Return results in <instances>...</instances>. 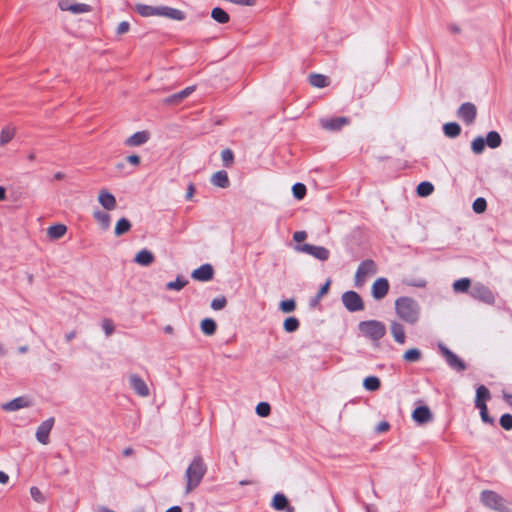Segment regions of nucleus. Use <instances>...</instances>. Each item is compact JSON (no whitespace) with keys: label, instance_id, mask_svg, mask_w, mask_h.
Returning <instances> with one entry per match:
<instances>
[{"label":"nucleus","instance_id":"nucleus-56","mask_svg":"<svg viewBox=\"0 0 512 512\" xmlns=\"http://www.w3.org/2000/svg\"><path fill=\"white\" fill-rule=\"evenodd\" d=\"M130 25L127 21H122L119 23L117 27V33L118 34H124L129 31Z\"/></svg>","mask_w":512,"mask_h":512},{"label":"nucleus","instance_id":"nucleus-12","mask_svg":"<svg viewBox=\"0 0 512 512\" xmlns=\"http://www.w3.org/2000/svg\"><path fill=\"white\" fill-rule=\"evenodd\" d=\"M54 425V419L49 418L45 421H43L37 428L36 431V438L37 440L43 444L46 445L49 442V434L53 428Z\"/></svg>","mask_w":512,"mask_h":512},{"label":"nucleus","instance_id":"nucleus-21","mask_svg":"<svg viewBox=\"0 0 512 512\" xmlns=\"http://www.w3.org/2000/svg\"><path fill=\"white\" fill-rule=\"evenodd\" d=\"M390 332L395 342L403 345L406 342L405 330L402 324L392 321L390 324Z\"/></svg>","mask_w":512,"mask_h":512},{"label":"nucleus","instance_id":"nucleus-41","mask_svg":"<svg viewBox=\"0 0 512 512\" xmlns=\"http://www.w3.org/2000/svg\"><path fill=\"white\" fill-rule=\"evenodd\" d=\"M434 191L432 183L424 181L417 186V194L421 197H427Z\"/></svg>","mask_w":512,"mask_h":512},{"label":"nucleus","instance_id":"nucleus-52","mask_svg":"<svg viewBox=\"0 0 512 512\" xmlns=\"http://www.w3.org/2000/svg\"><path fill=\"white\" fill-rule=\"evenodd\" d=\"M480 410L481 419L485 423L492 424L493 419L488 414V409L486 403H481V405H478L477 407Z\"/></svg>","mask_w":512,"mask_h":512},{"label":"nucleus","instance_id":"nucleus-11","mask_svg":"<svg viewBox=\"0 0 512 512\" xmlns=\"http://www.w3.org/2000/svg\"><path fill=\"white\" fill-rule=\"evenodd\" d=\"M300 251L305 252L321 261H326L330 256V252L327 248L311 244H304L300 248Z\"/></svg>","mask_w":512,"mask_h":512},{"label":"nucleus","instance_id":"nucleus-45","mask_svg":"<svg viewBox=\"0 0 512 512\" xmlns=\"http://www.w3.org/2000/svg\"><path fill=\"white\" fill-rule=\"evenodd\" d=\"M292 192L296 199L301 200L306 195V186L302 183H296L292 187Z\"/></svg>","mask_w":512,"mask_h":512},{"label":"nucleus","instance_id":"nucleus-58","mask_svg":"<svg viewBox=\"0 0 512 512\" xmlns=\"http://www.w3.org/2000/svg\"><path fill=\"white\" fill-rule=\"evenodd\" d=\"M306 237H307V234L305 231H297L293 235L294 241L298 242V243L304 241L306 239Z\"/></svg>","mask_w":512,"mask_h":512},{"label":"nucleus","instance_id":"nucleus-54","mask_svg":"<svg viewBox=\"0 0 512 512\" xmlns=\"http://www.w3.org/2000/svg\"><path fill=\"white\" fill-rule=\"evenodd\" d=\"M330 285H331V280L328 279L323 285L322 287L319 289L317 295H316V298H315V302L319 301L324 295H326L329 291V288H330Z\"/></svg>","mask_w":512,"mask_h":512},{"label":"nucleus","instance_id":"nucleus-23","mask_svg":"<svg viewBox=\"0 0 512 512\" xmlns=\"http://www.w3.org/2000/svg\"><path fill=\"white\" fill-rule=\"evenodd\" d=\"M136 11L143 17L160 16L161 6L137 4Z\"/></svg>","mask_w":512,"mask_h":512},{"label":"nucleus","instance_id":"nucleus-50","mask_svg":"<svg viewBox=\"0 0 512 512\" xmlns=\"http://www.w3.org/2000/svg\"><path fill=\"white\" fill-rule=\"evenodd\" d=\"M227 305V299L225 296H219L217 298H214L211 302V308L213 310H221L225 308Z\"/></svg>","mask_w":512,"mask_h":512},{"label":"nucleus","instance_id":"nucleus-19","mask_svg":"<svg viewBox=\"0 0 512 512\" xmlns=\"http://www.w3.org/2000/svg\"><path fill=\"white\" fill-rule=\"evenodd\" d=\"M31 405L30 401L26 397H17L7 403L2 405V408L5 411H16L22 408L29 407Z\"/></svg>","mask_w":512,"mask_h":512},{"label":"nucleus","instance_id":"nucleus-34","mask_svg":"<svg viewBox=\"0 0 512 512\" xmlns=\"http://www.w3.org/2000/svg\"><path fill=\"white\" fill-rule=\"evenodd\" d=\"M443 130L447 137L454 138L460 134L461 127L456 122H449L444 125Z\"/></svg>","mask_w":512,"mask_h":512},{"label":"nucleus","instance_id":"nucleus-9","mask_svg":"<svg viewBox=\"0 0 512 512\" xmlns=\"http://www.w3.org/2000/svg\"><path fill=\"white\" fill-rule=\"evenodd\" d=\"M150 138L151 133L148 130L137 131L124 140V145L127 147H139L146 144Z\"/></svg>","mask_w":512,"mask_h":512},{"label":"nucleus","instance_id":"nucleus-38","mask_svg":"<svg viewBox=\"0 0 512 512\" xmlns=\"http://www.w3.org/2000/svg\"><path fill=\"white\" fill-rule=\"evenodd\" d=\"M422 357V353L417 348H411L403 354L404 361L408 363L418 362Z\"/></svg>","mask_w":512,"mask_h":512},{"label":"nucleus","instance_id":"nucleus-35","mask_svg":"<svg viewBox=\"0 0 512 512\" xmlns=\"http://www.w3.org/2000/svg\"><path fill=\"white\" fill-rule=\"evenodd\" d=\"M216 328V322L211 318H205L201 322V330L205 335H213L216 332Z\"/></svg>","mask_w":512,"mask_h":512},{"label":"nucleus","instance_id":"nucleus-51","mask_svg":"<svg viewBox=\"0 0 512 512\" xmlns=\"http://www.w3.org/2000/svg\"><path fill=\"white\" fill-rule=\"evenodd\" d=\"M221 159H222L223 164L226 167L231 166L233 163V159H234L232 150H230V149L223 150L221 153Z\"/></svg>","mask_w":512,"mask_h":512},{"label":"nucleus","instance_id":"nucleus-28","mask_svg":"<svg viewBox=\"0 0 512 512\" xmlns=\"http://www.w3.org/2000/svg\"><path fill=\"white\" fill-rule=\"evenodd\" d=\"M309 83L316 88L327 87L330 83L329 78L323 74L312 73L308 76Z\"/></svg>","mask_w":512,"mask_h":512},{"label":"nucleus","instance_id":"nucleus-43","mask_svg":"<svg viewBox=\"0 0 512 512\" xmlns=\"http://www.w3.org/2000/svg\"><path fill=\"white\" fill-rule=\"evenodd\" d=\"M69 11L73 14H82L91 11V7L84 3H75L73 6L68 7Z\"/></svg>","mask_w":512,"mask_h":512},{"label":"nucleus","instance_id":"nucleus-29","mask_svg":"<svg viewBox=\"0 0 512 512\" xmlns=\"http://www.w3.org/2000/svg\"><path fill=\"white\" fill-rule=\"evenodd\" d=\"M190 93H191V88L187 87L186 89H184L183 91H181L179 93H175L173 95L166 97L163 100V102L167 105H176L180 101H182L184 98L188 97L190 95Z\"/></svg>","mask_w":512,"mask_h":512},{"label":"nucleus","instance_id":"nucleus-15","mask_svg":"<svg viewBox=\"0 0 512 512\" xmlns=\"http://www.w3.org/2000/svg\"><path fill=\"white\" fill-rule=\"evenodd\" d=\"M214 276V269L211 264H203L194 270V279L198 281H210Z\"/></svg>","mask_w":512,"mask_h":512},{"label":"nucleus","instance_id":"nucleus-60","mask_svg":"<svg viewBox=\"0 0 512 512\" xmlns=\"http://www.w3.org/2000/svg\"><path fill=\"white\" fill-rule=\"evenodd\" d=\"M389 428H390L389 423H388V422L383 421V422H380V423L378 424V426H377V431H378V432H386V431H388V430H389Z\"/></svg>","mask_w":512,"mask_h":512},{"label":"nucleus","instance_id":"nucleus-57","mask_svg":"<svg viewBox=\"0 0 512 512\" xmlns=\"http://www.w3.org/2000/svg\"><path fill=\"white\" fill-rule=\"evenodd\" d=\"M126 160L133 166H139L141 163L140 157L136 154L127 156Z\"/></svg>","mask_w":512,"mask_h":512},{"label":"nucleus","instance_id":"nucleus-44","mask_svg":"<svg viewBox=\"0 0 512 512\" xmlns=\"http://www.w3.org/2000/svg\"><path fill=\"white\" fill-rule=\"evenodd\" d=\"M279 308L283 313H290L296 309V302L294 299L283 300L279 304Z\"/></svg>","mask_w":512,"mask_h":512},{"label":"nucleus","instance_id":"nucleus-48","mask_svg":"<svg viewBox=\"0 0 512 512\" xmlns=\"http://www.w3.org/2000/svg\"><path fill=\"white\" fill-rule=\"evenodd\" d=\"M270 412H271V407L267 402H260L256 406V413L261 417L269 416Z\"/></svg>","mask_w":512,"mask_h":512},{"label":"nucleus","instance_id":"nucleus-1","mask_svg":"<svg viewBox=\"0 0 512 512\" xmlns=\"http://www.w3.org/2000/svg\"><path fill=\"white\" fill-rule=\"evenodd\" d=\"M395 310L399 318L408 324H415L419 318V306L410 297H400L395 301Z\"/></svg>","mask_w":512,"mask_h":512},{"label":"nucleus","instance_id":"nucleus-32","mask_svg":"<svg viewBox=\"0 0 512 512\" xmlns=\"http://www.w3.org/2000/svg\"><path fill=\"white\" fill-rule=\"evenodd\" d=\"M491 397L489 390L484 386L480 385L476 390V399L475 406L481 405V403H486Z\"/></svg>","mask_w":512,"mask_h":512},{"label":"nucleus","instance_id":"nucleus-25","mask_svg":"<svg viewBox=\"0 0 512 512\" xmlns=\"http://www.w3.org/2000/svg\"><path fill=\"white\" fill-rule=\"evenodd\" d=\"M211 183L220 188H227L230 185V180L226 171L221 170L214 173L211 177Z\"/></svg>","mask_w":512,"mask_h":512},{"label":"nucleus","instance_id":"nucleus-20","mask_svg":"<svg viewBox=\"0 0 512 512\" xmlns=\"http://www.w3.org/2000/svg\"><path fill=\"white\" fill-rule=\"evenodd\" d=\"M272 507L277 511L286 510V512H294V508L289 506L287 497L282 493L274 495Z\"/></svg>","mask_w":512,"mask_h":512},{"label":"nucleus","instance_id":"nucleus-6","mask_svg":"<svg viewBox=\"0 0 512 512\" xmlns=\"http://www.w3.org/2000/svg\"><path fill=\"white\" fill-rule=\"evenodd\" d=\"M470 294L474 299L482 301L486 304H493L495 301V297L492 291L481 283H476L473 286Z\"/></svg>","mask_w":512,"mask_h":512},{"label":"nucleus","instance_id":"nucleus-8","mask_svg":"<svg viewBox=\"0 0 512 512\" xmlns=\"http://www.w3.org/2000/svg\"><path fill=\"white\" fill-rule=\"evenodd\" d=\"M129 384L133 391L140 397H148L150 395V389L146 382L137 374L129 375Z\"/></svg>","mask_w":512,"mask_h":512},{"label":"nucleus","instance_id":"nucleus-4","mask_svg":"<svg viewBox=\"0 0 512 512\" xmlns=\"http://www.w3.org/2000/svg\"><path fill=\"white\" fill-rule=\"evenodd\" d=\"M377 265L371 259H366L362 261L355 273L354 277V285L358 288L362 287L369 276L376 274Z\"/></svg>","mask_w":512,"mask_h":512},{"label":"nucleus","instance_id":"nucleus-40","mask_svg":"<svg viewBox=\"0 0 512 512\" xmlns=\"http://www.w3.org/2000/svg\"><path fill=\"white\" fill-rule=\"evenodd\" d=\"M300 322L296 317H288L284 320L283 328L288 333H293L298 330Z\"/></svg>","mask_w":512,"mask_h":512},{"label":"nucleus","instance_id":"nucleus-55","mask_svg":"<svg viewBox=\"0 0 512 512\" xmlns=\"http://www.w3.org/2000/svg\"><path fill=\"white\" fill-rule=\"evenodd\" d=\"M30 494H31V497L36 502H43L44 501V496H43L42 492L39 490V488L31 487L30 488Z\"/></svg>","mask_w":512,"mask_h":512},{"label":"nucleus","instance_id":"nucleus-22","mask_svg":"<svg viewBox=\"0 0 512 512\" xmlns=\"http://www.w3.org/2000/svg\"><path fill=\"white\" fill-rule=\"evenodd\" d=\"M155 261L154 254L148 249H142L134 257V262L140 266H149Z\"/></svg>","mask_w":512,"mask_h":512},{"label":"nucleus","instance_id":"nucleus-42","mask_svg":"<svg viewBox=\"0 0 512 512\" xmlns=\"http://www.w3.org/2000/svg\"><path fill=\"white\" fill-rule=\"evenodd\" d=\"M188 283H189L188 280L184 279L183 277H177V279L175 281H171L166 284V289L179 291L183 287H185Z\"/></svg>","mask_w":512,"mask_h":512},{"label":"nucleus","instance_id":"nucleus-37","mask_svg":"<svg viewBox=\"0 0 512 512\" xmlns=\"http://www.w3.org/2000/svg\"><path fill=\"white\" fill-rule=\"evenodd\" d=\"M471 281L469 278H461L453 283V290L456 293H465L469 290Z\"/></svg>","mask_w":512,"mask_h":512},{"label":"nucleus","instance_id":"nucleus-2","mask_svg":"<svg viewBox=\"0 0 512 512\" xmlns=\"http://www.w3.org/2000/svg\"><path fill=\"white\" fill-rule=\"evenodd\" d=\"M359 330L364 336L374 341L380 340L386 333L385 325L377 320H368L360 322Z\"/></svg>","mask_w":512,"mask_h":512},{"label":"nucleus","instance_id":"nucleus-14","mask_svg":"<svg viewBox=\"0 0 512 512\" xmlns=\"http://www.w3.org/2000/svg\"><path fill=\"white\" fill-rule=\"evenodd\" d=\"M442 353L451 368L457 371H464L466 369L465 363L448 348H442Z\"/></svg>","mask_w":512,"mask_h":512},{"label":"nucleus","instance_id":"nucleus-59","mask_svg":"<svg viewBox=\"0 0 512 512\" xmlns=\"http://www.w3.org/2000/svg\"><path fill=\"white\" fill-rule=\"evenodd\" d=\"M73 0H60L59 7L63 11H69L68 7L73 6Z\"/></svg>","mask_w":512,"mask_h":512},{"label":"nucleus","instance_id":"nucleus-33","mask_svg":"<svg viewBox=\"0 0 512 512\" xmlns=\"http://www.w3.org/2000/svg\"><path fill=\"white\" fill-rule=\"evenodd\" d=\"M131 229V223L126 218H121L117 221L115 225L114 233L116 236H121L127 233Z\"/></svg>","mask_w":512,"mask_h":512},{"label":"nucleus","instance_id":"nucleus-24","mask_svg":"<svg viewBox=\"0 0 512 512\" xmlns=\"http://www.w3.org/2000/svg\"><path fill=\"white\" fill-rule=\"evenodd\" d=\"M160 17H166L172 20L181 21L185 18V13L179 9L168 6H161Z\"/></svg>","mask_w":512,"mask_h":512},{"label":"nucleus","instance_id":"nucleus-26","mask_svg":"<svg viewBox=\"0 0 512 512\" xmlns=\"http://www.w3.org/2000/svg\"><path fill=\"white\" fill-rule=\"evenodd\" d=\"M67 232V227L64 224H54L47 229V236L51 240L62 238Z\"/></svg>","mask_w":512,"mask_h":512},{"label":"nucleus","instance_id":"nucleus-31","mask_svg":"<svg viewBox=\"0 0 512 512\" xmlns=\"http://www.w3.org/2000/svg\"><path fill=\"white\" fill-rule=\"evenodd\" d=\"M211 17L220 24L228 23L230 20L229 14L219 7H216L211 11Z\"/></svg>","mask_w":512,"mask_h":512},{"label":"nucleus","instance_id":"nucleus-5","mask_svg":"<svg viewBox=\"0 0 512 512\" xmlns=\"http://www.w3.org/2000/svg\"><path fill=\"white\" fill-rule=\"evenodd\" d=\"M343 305L350 312H356L364 309L362 298L357 292L347 291L342 295Z\"/></svg>","mask_w":512,"mask_h":512},{"label":"nucleus","instance_id":"nucleus-36","mask_svg":"<svg viewBox=\"0 0 512 512\" xmlns=\"http://www.w3.org/2000/svg\"><path fill=\"white\" fill-rule=\"evenodd\" d=\"M363 386L368 391H377L381 386V382L376 376H368L364 379Z\"/></svg>","mask_w":512,"mask_h":512},{"label":"nucleus","instance_id":"nucleus-27","mask_svg":"<svg viewBox=\"0 0 512 512\" xmlns=\"http://www.w3.org/2000/svg\"><path fill=\"white\" fill-rule=\"evenodd\" d=\"M93 217L103 230H107L110 227L111 218L107 212L101 211V210H95L93 212Z\"/></svg>","mask_w":512,"mask_h":512},{"label":"nucleus","instance_id":"nucleus-18","mask_svg":"<svg viewBox=\"0 0 512 512\" xmlns=\"http://www.w3.org/2000/svg\"><path fill=\"white\" fill-rule=\"evenodd\" d=\"M349 123L346 117L327 118L321 120V125L327 130H339Z\"/></svg>","mask_w":512,"mask_h":512},{"label":"nucleus","instance_id":"nucleus-64","mask_svg":"<svg viewBox=\"0 0 512 512\" xmlns=\"http://www.w3.org/2000/svg\"><path fill=\"white\" fill-rule=\"evenodd\" d=\"M166 512H181V508L179 506H173L166 510Z\"/></svg>","mask_w":512,"mask_h":512},{"label":"nucleus","instance_id":"nucleus-10","mask_svg":"<svg viewBox=\"0 0 512 512\" xmlns=\"http://www.w3.org/2000/svg\"><path fill=\"white\" fill-rule=\"evenodd\" d=\"M389 291V282L386 278L376 279L371 287V294L375 300L383 299Z\"/></svg>","mask_w":512,"mask_h":512},{"label":"nucleus","instance_id":"nucleus-39","mask_svg":"<svg viewBox=\"0 0 512 512\" xmlns=\"http://www.w3.org/2000/svg\"><path fill=\"white\" fill-rule=\"evenodd\" d=\"M501 142H502V139H501V136H500V134L498 132L490 131L487 134L486 144L490 148H493V149L498 148L501 145Z\"/></svg>","mask_w":512,"mask_h":512},{"label":"nucleus","instance_id":"nucleus-16","mask_svg":"<svg viewBox=\"0 0 512 512\" xmlns=\"http://www.w3.org/2000/svg\"><path fill=\"white\" fill-rule=\"evenodd\" d=\"M17 128L8 124L1 128L0 130V147H5L8 145L16 136Z\"/></svg>","mask_w":512,"mask_h":512},{"label":"nucleus","instance_id":"nucleus-47","mask_svg":"<svg viewBox=\"0 0 512 512\" xmlns=\"http://www.w3.org/2000/svg\"><path fill=\"white\" fill-rule=\"evenodd\" d=\"M473 210L475 213H483L487 208V202L484 198L479 197L473 202Z\"/></svg>","mask_w":512,"mask_h":512},{"label":"nucleus","instance_id":"nucleus-13","mask_svg":"<svg viewBox=\"0 0 512 512\" xmlns=\"http://www.w3.org/2000/svg\"><path fill=\"white\" fill-rule=\"evenodd\" d=\"M97 200L99 204L107 211L115 210L117 207L115 196L107 189H101L99 191Z\"/></svg>","mask_w":512,"mask_h":512},{"label":"nucleus","instance_id":"nucleus-30","mask_svg":"<svg viewBox=\"0 0 512 512\" xmlns=\"http://www.w3.org/2000/svg\"><path fill=\"white\" fill-rule=\"evenodd\" d=\"M206 473V465L202 459H194V486H196Z\"/></svg>","mask_w":512,"mask_h":512},{"label":"nucleus","instance_id":"nucleus-3","mask_svg":"<svg viewBox=\"0 0 512 512\" xmlns=\"http://www.w3.org/2000/svg\"><path fill=\"white\" fill-rule=\"evenodd\" d=\"M481 500L485 506L499 512H512L504 498L491 490H485L481 493Z\"/></svg>","mask_w":512,"mask_h":512},{"label":"nucleus","instance_id":"nucleus-7","mask_svg":"<svg viewBox=\"0 0 512 512\" xmlns=\"http://www.w3.org/2000/svg\"><path fill=\"white\" fill-rule=\"evenodd\" d=\"M458 117L466 124L474 123L477 116V108L473 103H463L458 110Z\"/></svg>","mask_w":512,"mask_h":512},{"label":"nucleus","instance_id":"nucleus-46","mask_svg":"<svg viewBox=\"0 0 512 512\" xmlns=\"http://www.w3.org/2000/svg\"><path fill=\"white\" fill-rule=\"evenodd\" d=\"M471 148L474 153L480 154L485 148V140L482 137H477L472 141Z\"/></svg>","mask_w":512,"mask_h":512},{"label":"nucleus","instance_id":"nucleus-49","mask_svg":"<svg viewBox=\"0 0 512 512\" xmlns=\"http://www.w3.org/2000/svg\"><path fill=\"white\" fill-rule=\"evenodd\" d=\"M101 328L106 336H111L115 331L114 323L110 319L102 320Z\"/></svg>","mask_w":512,"mask_h":512},{"label":"nucleus","instance_id":"nucleus-61","mask_svg":"<svg viewBox=\"0 0 512 512\" xmlns=\"http://www.w3.org/2000/svg\"><path fill=\"white\" fill-rule=\"evenodd\" d=\"M77 335V332L75 330H71L67 332L64 336V339L66 342H71Z\"/></svg>","mask_w":512,"mask_h":512},{"label":"nucleus","instance_id":"nucleus-63","mask_svg":"<svg viewBox=\"0 0 512 512\" xmlns=\"http://www.w3.org/2000/svg\"><path fill=\"white\" fill-rule=\"evenodd\" d=\"M65 177H66L65 173H64V172H62V171H58V172H55V173L53 174V179H54L55 181H61V180H63Z\"/></svg>","mask_w":512,"mask_h":512},{"label":"nucleus","instance_id":"nucleus-17","mask_svg":"<svg viewBox=\"0 0 512 512\" xmlns=\"http://www.w3.org/2000/svg\"><path fill=\"white\" fill-rule=\"evenodd\" d=\"M412 418L418 424H424L432 420V413L427 406H419L413 411Z\"/></svg>","mask_w":512,"mask_h":512},{"label":"nucleus","instance_id":"nucleus-53","mask_svg":"<svg viewBox=\"0 0 512 512\" xmlns=\"http://www.w3.org/2000/svg\"><path fill=\"white\" fill-rule=\"evenodd\" d=\"M500 425L505 430L512 429V415L511 414H503L500 418Z\"/></svg>","mask_w":512,"mask_h":512},{"label":"nucleus","instance_id":"nucleus-62","mask_svg":"<svg viewBox=\"0 0 512 512\" xmlns=\"http://www.w3.org/2000/svg\"><path fill=\"white\" fill-rule=\"evenodd\" d=\"M9 481V476L7 473L0 471V484L5 485Z\"/></svg>","mask_w":512,"mask_h":512}]
</instances>
